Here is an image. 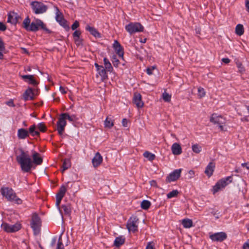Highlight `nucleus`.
<instances>
[{"label":"nucleus","mask_w":249,"mask_h":249,"mask_svg":"<svg viewBox=\"0 0 249 249\" xmlns=\"http://www.w3.org/2000/svg\"><path fill=\"white\" fill-rule=\"evenodd\" d=\"M86 30L89 31L90 34L96 37H100V34L94 27H90L89 25L87 26Z\"/></svg>","instance_id":"393cba45"},{"label":"nucleus","mask_w":249,"mask_h":249,"mask_svg":"<svg viewBox=\"0 0 249 249\" xmlns=\"http://www.w3.org/2000/svg\"><path fill=\"white\" fill-rule=\"evenodd\" d=\"M178 193V191L177 190H174L168 193L167 196L168 198H171L174 197H176Z\"/></svg>","instance_id":"79ce46f5"},{"label":"nucleus","mask_w":249,"mask_h":249,"mask_svg":"<svg viewBox=\"0 0 249 249\" xmlns=\"http://www.w3.org/2000/svg\"><path fill=\"white\" fill-rule=\"evenodd\" d=\"M246 7L247 8V10L248 12H249V0H247L246 2Z\"/></svg>","instance_id":"680f3d73"},{"label":"nucleus","mask_w":249,"mask_h":249,"mask_svg":"<svg viewBox=\"0 0 249 249\" xmlns=\"http://www.w3.org/2000/svg\"><path fill=\"white\" fill-rule=\"evenodd\" d=\"M36 126L35 124L32 125L29 129V132L32 134V136H39V132L37 131H36Z\"/></svg>","instance_id":"e433bc0d"},{"label":"nucleus","mask_w":249,"mask_h":249,"mask_svg":"<svg viewBox=\"0 0 249 249\" xmlns=\"http://www.w3.org/2000/svg\"><path fill=\"white\" fill-rule=\"evenodd\" d=\"M56 20L60 23L61 25L68 28V26L67 25V22L64 19L62 14L60 12L57 7H56Z\"/></svg>","instance_id":"f3484780"},{"label":"nucleus","mask_w":249,"mask_h":249,"mask_svg":"<svg viewBox=\"0 0 249 249\" xmlns=\"http://www.w3.org/2000/svg\"><path fill=\"white\" fill-rule=\"evenodd\" d=\"M31 5L34 11L36 14H41L45 13L48 7L44 3L38 1H33Z\"/></svg>","instance_id":"423d86ee"},{"label":"nucleus","mask_w":249,"mask_h":249,"mask_svg":"<svg viewBox=\"0 0 249 249\" xmlns=\"http://www.w3.org/2000/svg\"><path fill=\"white\" fill-rule=\"evenodd\" d=\"M80 35L81 32L77 30L74 32L73 36L74 38H77L78 39Z\"/></svg>","instance_id":"de8ad7c7"},{"label":"nucleus","mask_w":249,"mask_h":249,"mask_svg":"<svg viewBox=\"0 0 249 249\" xmlns=\"http://www.w3.org/2000/svg\"><path fill=\"white\" fill-rule=\"evenodd\" d=\"M151 205V203L150 201L148 200H143L141 203V207L142 209L144 210L148 209Z\"/></svg>","instance_id":"58836bf2"},{"label":"nucleus","mask_w":249,"mask_h":249,"mask_svg":"<svg viewBox=\"0 0 249 249\" xmlns=\"http://www.w3.org/2000/svg\"><path fill=\"white\" fill-rule=\"evenodd\" d=\"M59 90L62 94H66L67 93V91L65 90V89L62 86L59 87Z\"/></svg>","instance_id":"13d9d810"},{"label":"nucleus","mask_w":249,"mask_h":249,"mask_svg":"<svg viewBox=\"0 0 249 249\" xmlns=\"http://www.w3.org/2000/svg\"><path fill=\"white\" fill-rule=\"evenodd\" d=\"M197 92V96L199 99L204 97L206 95V91L202 87H199L198 88Z\"/></svg>","instance_id":"f704fd0d"},{"label":"nucleus","mask_w":249,"mask_h":249,"mask_svg":"<svg viewBox=\"0 0 249 249\" xmlns=\"http://www.w3.org/2000/svg\"><path fill=\"white\" fill-rule=\"evenodd\" d=\"M150 184L151 186H153V187H156V188H158V186L157 185V182L156 180H151L150 182Z\"/></svg>","instance_id":"603ef678"},{"label":"nucleus","mask_w":249,"mask_h":249,"mask_svg":"<svg viewBox=\"0 0 249 249\" xmlns=\"http://www.w3.org/2000/svg\"><path fill=\"white\" fill-rule=\"evenodd\" d=\"M242 249H249V239L243 245Z\"/></svg>","instance_id":"09e8293b"},{"label":"nucleus","mask_w":249,"mask_h":249,"mask_svg":"<svg viewBox=\"0 0 249 249\" xmlns=\"http://www.w3.org/2000/svg\"><path fill=\"white\" fill-rule=\"evenodd\" d=\"M146 41V38H144L143 39H141L140 40V41L142 43H145Z\"/></svg>","instance_id":"774afa93"},{"label":"nucleus","mask_w":249,"mask_h":249,"mask_svg":"<svg viewBox=\"0 0 249 249\" xmlns=\"http://www.w3.org/2000/svg\"><path fill=\"white\" fill-rule=\"evenodd\" d=\"M95 66L96 67L97 71L98 69H100L102 66L99 65L97 63H95Z\"/></svg>","instance_id":"0e129e2a"},{"label":"nucleus","mask_w":249,"mask_h":249,"mask_svg":"<svg viewBox=\"0 0 249 249\" xmlns=\"http://www.w3.org/2000/svg\"><path fill=\"white\" fill-rule=\"evenodd\" d=\"M155 69V67H153L152 68H147L146 71L148 74L150 75L152 73V70Z\"/></svg>","instance_id":"4d7b16f0"},{"label":"nucleus","mask_w":249,"mask_h":249,"mask_svg":"<svg viewBox=\"0 0 249 249\" xmlns=\"http://www.w3.org/2000/svg\"><path fill=\"white\" fill-rule=\"evenodd\" d=\"M244 32V27L242 24H238L235 28V33L238 36H242Z\"/></svg>","instance_id":"2f4dec72"},{"label":"nucleus","mask_w":249,"mask_h":249,"mask_svg":"<svg viewBox=\"0 0 249 249\" xmlns=\"http://www.w3.org/2000/svg\"><path fill=\"white\" fill-rule=\"evenodd\" d=\"M237 66L239 69V71L240 72L243 73L245 71V69L241 63H240V62L237 63Z\"/></svg>","instance_id":"c03bdc74"},{"label":"nucleus","mask_w":249,"mask_h":249,"mask_svg":"<svg viewBox=\"0 0 249 249\" xmlns=\"http://www.w3.org/2000/svg\"><path fill=\"white\" fill-rule=\"evenodd\" d=\"M71 166V163L70 160L65 159L62 165V172H63L65 170L69 168Z\"/></svg>","instance_id":"c9c22d12"},{"label":"nucleus","mask_w":249,"mask_h":249,"mask_svg":"<svg viewBox=\"0 0 249 249\" xmlns=\"http://www.w3.org/2000/svg\"><path fill=\"white\" fill-rule=\"evenodd\" d=\"M66 121L61 114L57 123V130L60 135H62L66 125Z\"/></svg>","instance_id":"f8f14e48"},{"label":"nucleus","mask_w":249,"mask_h":249,"mask_svg":"<svg viewBox=\"0 0 249 249\" xmlns=\"http://www.w3.org/2000/svg\"><path fill=\"white\" fill-rule=\"evenodd\" d=\"M62 207L65 214H69L70 213L71 209L69 207L66 205H63Z\"/></svg>","instance_id":"49530a36"},{"label":"nucleus","mask_w":249,"mask_h":249,"mask_svg":"<svg viewBox=\"0 0 249 249\" xmlns=\"http://www.w3.org/2000/svg\"><path fill=\"white\" fill-rule=\"evenodd\" d=\"M6 29V26L2 22H0V30L4 31Z\"/></svg>","instance_id":"5fc2aeb1"},{"label":"nucleus","mask_w":249,"mask_h":249,"mask_svg":"<svg viewBox=\"0 0 249 249\" xmlns=\"http://www.w3.org/2000/svg\"><path fill=\"white\" fill-rule=\"evenodd\" d=\"M20 153L16 157L18 162L20 164L22 171L24 172H29L31 170L33 164L40 165L42 162V159L39 153L33 152L32 154L33 161L27 152L20 149Z\"/></svg>","instance_id":"f257e3e1"},{"label":"nucleus","mask_w":249,"mask_h":249,"mask_svg":"<svg viewBox=\"0 0 249 249\" xmlns=\"http://www.w3.org/2000/svg\"><path fill=\"white\" fill-rule=\"evenodd\" d=\"M37 128L41 132H45L46 130V126L45 124L43 123H39L37 126Z\"/></svg>","instance_id":"37998d69"},{"label":"nucleus","mask_w":249,"mask_h":249,"mask_svg":"<svg viewBox=\"0 0 249 249\" xmlns=\"http://www.w3.org/2000/svg\"><path fill=\"white\" fill-rule=\"evenodd\" d=\"M215 168V164L213 162H210L207 166L205 170V173L209 177H210L213 174Z\"/></svg>","instance_id":"412c9836"},{"label":"nucleus","mask_w":249,"mask_h":249,"mask_svg":"<svg viewBox=\"0 0 249 249\" xmlns=\"http://www.w3.org/2000/svg\"><path fill=\"white\" fill-rule=\"evenodd\" d=\"M222 61L226 64H228L230 62V60L228 58H222Z\"/></svg>","instance_id":"bf43d9fd"},{"label":"nucleus","mask_w":249,"mask_h":249,"mask_svg":"<svg viewBox=\"0 0 249 249\" xmlns=\"http://www.w3.org/2000/svg\"><path fill=\"white\" fill-rule=\"evenodd\" d=\"M56 249H64L63 245L60 240H59L57 243Z\"/></svg>","instance_id":"8fccbe9b"},{"label":"nucleus","mask_w":249,"mask_h":249,"mask_svg":"<svg viewBox=\"0 0 249 249\" xmlns=\"http://www.w3.org/2000/svg\"><path fill=\"white\" fill-rule=\"evenodd\" d=\"M5 51V46L2 39L0 38V60L4 58V53Z\"/></svg>","instance_id":"bb28decb"},{"label":"nucleus","mask_w":249,"mask_h":249,"mask_svg":"<svg viewBox=\"0 0 249 249\" xmlns=\"http://www.w3.org/2000/svg\"><path fill=\"white\" fill-rule=\"evenodd\" d=\"M210 121L216 125L221 131H226L225 128L226 120L221 115L216 113H213L210 118Z\"/></svg>","instance_id":"20e7f679"},{"label":"nucleus","mask_w":249,"mask_h":249,"mask_svg":"<svg viewBox=\"0 0 249 249\" xmlns=\"http://www.w3.org/2000/svg\"><path fill=\"white\" fill-rule=\"evenodd\" d=\"M30 224L34 231V233L35 234H37L40 230L41 221L39 216L36 213L33 214Z\"/></svg>","instance_id":"39448f33"},{"label":"nucleus","mask_w":249,"mask_h":249,"mask_svg":"<svg viewBox=\"0 0 249 249\" xmlns=\"http://www.w3.org/2000/svg\"><path fill=\"white\" fill-rule=\"evenodd\" d=\"M22 27L27 31L36 32L40 28L49 32L44 23L39 19H35V21L31 23L30 19L27 17L23 21Z\"/></svg>","instance_id":"f03ea898"},{"label":"nucleus","mask_w":249,"mask_h":249,"mask_svg":"<svg viewBox=\"0 0 249 249\" xmlns=\"http://www.w3.org/2000/svg\"><path fill=\"white\" fill-rule=\"evenodd\" d=\"M133 101L138 108H142L144 106L142 95L139 93L136 92L134 93Z\"/></svg>","instance_id":"2eb2a0df"},{"label":"nucleus","mask_w":249,"mask_h":249,"mask_svg":"<svg viewBox=\"0 0 249 249\" xmlns=\"http://www.w3.org/2000/svg\"><path fill=\"white\" fill-rule=\"evenodd\" d=\"M103 161V158L101 154L97 152L95 154V156L92 160V163L94 167L99 166Z\"/></svg>","instance_id":"6ab92c4d"},{"label":"nucleus","mask_w":249,"mask_h":249,"mask_svg":"<svg viewBox=\"0 0 249 249\" xmlns=\"http://www.w3.org/2000/svg\"><path fill=\"white\" fill-rule=\"evenodd\" d=\"M128 124V120L126 119H123L122 120V124L124 127H127Z\"/></svg>","instance_id":"6e6d98bb"},{"label":"nucleus","mask_w":249,"mask_h":249,"mask_svg":"<svg viewBox=\"0 0 249 249\" xmlns=\"http://www.w3.org/2000/svg\"><path fill=\"white\" fill-rule=\"evenodd\" d=\"M192 150L196 154H199L202 151V147L197 143L192 145Z\"/></svg>","instance_id":"c756f323"},{"label":"nucleus","mask_w":249,"mask_h":249,"mask_svg":"<svg viewBox=\"0 0 249 249\" xmlns=\"http://www.w3.org/2000/svg\"><path fill=\"white\" fill-rule=\"evenodd\" d=\"M144 158L147 159L150 161L153 160L155 158V155L149 151H145L143 154Z\"/></svg>","instance_id":"72a5a7b5"},{"label":"nucleus","mask_w":249,"mask_h":249,"mask_svg":"<svg viewBox=\"0 0 249 249\" xmlns=\"http://www.w3.org/2000/svg\"><path fill=\"white\" fill-rule=\"evenodd\" d=\"M181 223L185 228H190L193 226V221L190 219H184L182 220Z\"/></svg>","instance_id":"cd10ccee"},{"label":"nucleus","mask_w":249,"mask_h":249,"mask_svg":"<svg viewBox=\"0 0 249 249\" xmlns=\"http://www.w3.org/2000/svg\"><path fill=\"white\" fill-rule=\"evenodd\" d=\"M182 170L181 169L174 170L170 173L166 178V180L167 182L175 181L178 179L180 176Z\"/></svg>","instance_id":"ddd939ff"},{"label":"nucleus","mask_w":249,"mask_h":249,"mask_svg":"<svg viewBox=\"0 0 249 249\" xmlns=\"http://www.w3.org/2000/svg\"><path fill=\"white\" fill-rule=\"evenodd\" d=\"M125 238L122 236L117 237L114 241V245L116 247H119L124 243Z\"/></svg>","instance_id":"7c9ffc66"},{"label":"nucleus","mask_w":249,"mask_h":249,"mask_svg":"<svg viewBox=\"0 0 249 249\" xmlns=\"http://www.w3.org/2000/svg\"><path fill=\"white\" fill-rule=\"evenodd\" d=\"M21 49L23 51V52L24 53H26L29 54V53H28V51L25 48H22Z\"/></svg>","instance_id":"338daca9"},{"label":"nucleus","mask_w":249,"mask_h":249,"mask_svg":"<svg viewBox=\"0 0 249 249\" xmlns=\"http://www.w3.org/2000/svg\"><path fill=\"white\" fill-rule=\"evenodd\" d=\"M145 249H155L154 243L153 242H148Z\"/></svg>","instance_id":"a18cd8bd"},{"label":"nucleus","mask_w":249,"mask_h":249,"mask_svg":"<svg viewBox=\"0 0 249 249\" xmlns=\"http://www.w3.org/2000/svg\"><path fill=\"white\" fill-rule=\"evenodd\" d=\"M74 39H75V41L76 42V43H77L78 44H80V40L79 39V37L78 38V39L77 38H74Z\"/></svg>","instance_id":"69168bd1"},{"label":"nucleus","mask_w":249,"mask_h":249,"mask_svg":"<svg viewBox=\"0 0 249 249\" xmlns=\"http://www.w3.org/2000/svg\"><path fill=\"white\" fill-rule=\"evenodd\" d=\"M163 100L166 102H170L171 100V95L164 91L162 95Z\"/></svg>","instance_id":"ea45409f"},{"label":"nucleus","mask_w":249,"mask_h":249,"mask_svg":"<svg viewBox=\"0 0 249 249\" xmlns=\"http://www.w3.org/2000/svg\"><path fill=\"white\" fill-rule=\"evenodd\" d=\"M105 127L108 128H111L114 125V123L111 118L107 117L104 123Z\"/></svg>","instance_id":"473e14b6"},{"label":"nucleus","mask_w":249,"mask_h":249,"mask_svg":"<svg viewBox=\"0 0 249 249\" xmlns=\"http://www.w3.org/2000/svg\"><path fill=\"white\" fill-rule=\"evenodd\" d=\"M1 227L7 232H15L20 230L22 225L20 222H17L14 225H9L6 223H3L1 224Z\"/></svg>","instance_id":"9d476101"},{"label":"nucleus","mask_w":249,"mask_h":249,"mask_svg":"<svg viewBox=\"0 0 249 249\" xmlns=\"http://www.w3.org/2000/svg\"><path fill=\"white\" fill-rule=\"evenodd\" d=\"M113 47L115 51L116 54H118V56L124 59V51L123 48L121 46L120 44L117 40H115L113 44Z\"/></svg>","instance_id":"dca6fc26"},{"label":"nucleus","mask_w":249,"mask_h":249,"mask_svg":"<svg viewBox=\"0 0 249 249\" xmlns=\"http://www.w3.org/2000/svg\"><path fill=\"white\" fill-rule=\"evenodd\" d=\"M104 64L105 66L104 68L106 69L107 71H112L113 70V68L109 61L105 57L104 58Z\"/></svg>","instance_id":"c85d7f7f"},{"label":"nucleus","mask_w":249,"mask_h":249,"mask_svg":"<svg viewBox=\"0 0 249 249\" xmlns=\"http://www.w3.org/2000/svg\"><path fill=\"white\" fill-rule=\"evenodd\" d=\"M139 218L136 216H131L128 220L126 227L128 231L133 233L138 231Z\"/></svg>","instance_id":"0eeeda50"},{"label":"nucleus","mask_w":249,"mask_h":249,"mask_svg":"<svg viewBox=\"0 0 249 249\" xmlns=\"http://www.w3.org/2000/svg\"><path fill=\"white\" fill-rule=\"evenodd\" d=\"M6 105L9 107H15V104L14 103L13 100H10L6 103Z\"/></svg>","instance_id":"864d4df0"},{"label":"nucleus","mask_w":249,"mask_h":249,"mask_svg":"<svg viewBox=\"0 0 249 249\" xmlns=\"http://www.w3.org/2000/svg\"><path fill=\"white\" fill-rule=\"evenodd\" d=\"M171 150L173 155H179L182 153L181 145L178 143H174L171 146Z\"/></svg>","instance_id":"aec40b11"},{"label":"nucleus","mask_w":249,"mask_h":249,"mask_svg":"<svg viewBox=\"0 0 249 249\" xmlns=\"http://www.w3.org/2000/svg\"><path fill=\"white\" fill-rule=\"evenodd\" d=\"M61 115H62V116H63L65 120L66 119H68L70 121L72 122L76 119V117L74 115H73L72 116H70L69 114L67 113H62V114H61Z\"/></svg>","instance_id":"4c0bfd02"},{"label":"nucleus","mask_w":249,"mask_h":249,"mask_svg":"<svg viewBox=\"0 0 249 249\" xmlns=\"http://www.w3.org/2000/svg\"><path fill=\"white\" fill-rule=\"evenodd\" d=\"M20 17L14 12H10L8 15L7 22L13 24H16L18 22Z\"/></svg>","instance_id":"a211bd4d"},{"label":"nucleus","mask_w":249,"mask_h":249,"mask_svg":"<svg viewBox=\"0 0 249 249\" xmlns=\"http://www.w3.org/2000/svg\"><path fill=\"white\" fill-rule=\"evenodd\" d=\"M242 166L244 167H246L247 169L249 170V163H243L242 164Z\"/></svg>","instance_id":"052dcab7"},{"label":"nucleus","mask_w":249,"mask_h":249,"mask_svg":"<svg viewBox=\"0 0 249 249\" xmlns=\"http://www.w3.org/2000/svg\"><path fill=\"white\" fill-rule=\"evenodd\" d=\"M79 22L77 21H75L71 26V29L73 30L76 29L79 26Z\"/></svg>","instance_id":"3c124183"},{"label":"nucleus","mask_w":249,"mask_h":249,"mask_svg":"<svg viewBox=\"0 0 249 249\" xmlns=\"http://www.w3.org/2000/svg\"><path fill=\"white\" fill-rule=\"evenodd\" d=\"M111 61H112V64H113V66L115 67H118V66L119 65V63H120V61L117 58V56H116V55L114 54V55H112V58H111Z\"/></svg>","instance_id":"a19ab883"},{"label":"nucleus","mask_w":249,"mask_h":249,"mask_svg":"<svg viewBox=\"0 0 249 249\" xmlns=\"http://www.w3.org/2000/svg\"><path fill=\"white\" fill-rule=\"evenodd\" d=\"M67 188L64 186H62L58 192V193L56 195V205L59 211L61 212L60 210L59 205L61 202V201L62 198L64 197L65 193L66 192Z\"/></svg>","instance_id":"4468645a"},{"label":"nucleus","mask_w":249,"mask_h":249,"mask_svg":"<svg viewBox=\"0 0 249 249\" xmlns=\"http://www.w3.org/2000/svg\"><path fill=\"white\" fill-rule=\"evenodd\" d=\"M2 196L8 201L14 202L18 204L22 203V200L19 198L15 191L9 187H2L0 189Z\"/></svg>","instance_id":"7ed1b4c3"},{"label":"nucleus","mask_w":249,"mask_h":249,"mask_svg":"<svg viewBox=\"0 0 249 249\" xmlns=\"http://www.w3.org/2000/svg\"><path fill=\"white\" fill-rule=\"evenodd\" d=\"M24 99L26 101L33 100L34 98V93L31 88L28 89L23 94Z\"/></svg>","instance_id":"5701e85b"},{"label":"nucleus","mask_w":249,"mask_h":249,"mask_svg":"<svg viewBox=\"0 0 249 249\" xmlns=\"http://www.w3.org/2000/svg\"><path fill=\"white\" fill-rule=\"evenodd\" d=\"M227 237V234L224 232H217L210 235V239L214 242H222Z\"/></svg>","instance_id":"9b49d317"},{"label":"nucleus","mask_w":249,"mask_h":249,"mask_svg":"<svg viewBox=\"0 0 249 249\" xmlns=\"http://www.w3.org/2000/svg\"><path fill=\"white\" fill-rule=\"evenodd\" d=\"M98 74L101 76L102 77V80H104L105 79H107V70H106V69L104 68V67L102 66L101 67H100V69H98L97 70Z\"/></svg>","instance_id":"b1692460"},{"label":"nucleus","mask_w":249,"mask_h":249,"mask_svg":"<svg viewBox=\"0 0 249 249\" xmlns=\"http://www.w3.org/2000/svg\"><path fill=\"white\" fill-rule=\"evenodd\" d=\"M188 173L190 175V176H191V177H193L194 176V175H195V172L193 170H190L189 171Z\"/></svg>","instance_id":"e2e57ef3"},{"label":"nucleus","mask_w":249,"mask_h":249,"mask_svg":"<svg viewBox=\"0 0 249 249\" xmlns=\"http://www.w3.org/2000/svg\"><path fill=\"white\" fill-rule=\"evenodd\" d=\"M18 137L19 139H25L29 136V132L24 128H20L18 130Z\"/></svg>","instance_id":"4be33fe9"},{"label":"nucleus","mask_w":249,"mask_h":249,"mask_svg":"<svg viewBox=\"0 0 249 249\" xmlns=\"http://www.w3.org/2000/svg\"><path fill=\"white\" fill-rule=\"evenodd\" d=\"M232 182V177L230 176L220 180L213 186V191L215 194L219 190L224 188L226 186Z\"/></svg>","instance_id":"1a4fd4ad"},{"label":"nucleus","mask_w":249,"mask_h":249,"mask_svg":"<svg viewBox=\"0 0 249 249\" xmlns=\"http://www.w3.org/2000/svg\"><path fill=\"white\" fill-rule=\"evenodd\" d=\"M126 30L132 34L136 32H143L144 28L143 26L139 22H131L125 27Z\"/></svg>","instance_id":"6e6552de"},{"label":"nucleus","mask_w":249,"mask_h":249,"mask_svg":"<svg viewBox=\"0 0 249 249\" xmlns=\"http://www.w3.org/2000/svg\"><path fill=\"white\" fill-rule=\"evenodd\" d=\"M22 78L25 80L28 79L29 80V83L34 85H36L38 84V83L34 79V77L33 75H22Z\"/></svg>","instance_id":"a878e982"}]
</instances>
